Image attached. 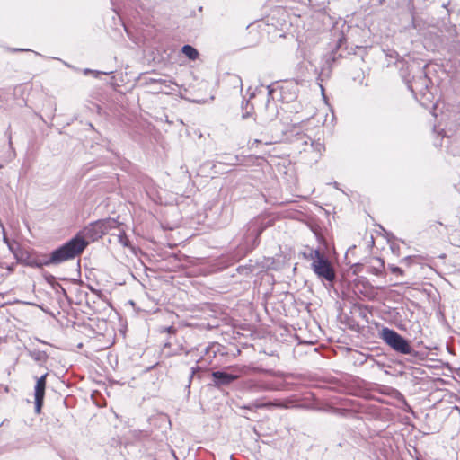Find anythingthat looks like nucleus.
Returning a JSON list of instances; mask_svg holds the SVG:
<instances>
[{"label":"nucleus","instance_id":"obj_50","mask_svg":"<svg viewBox=\"0 0 460 460\" xmlns=\"http://www.w3.org/2000/svg\"><path fill=\"white\" fill-rule=\"evenodd\" d=\"M234 162H231V163H229V164H238V162H239V158H238V156H234Z\"/></svg>","mask_w":460,"mask_h":460},{"label":"nucleus","instance_id":"obj_5","mask_svg":"<svg viewBox=\"0 0 460 460\" xmlns=\"http://www.w3.org/2000/svg\"><path fill=\"white\" fill-rule=\"evenodd\" d=\"M309 257L312 258L311 269L314 273L332 285L336 279V272L327 256L317 248L309 250Z\"/></svg>","mask_w":460,"mask_h":460},{"label":"nucleus","instance_id":"obj_20","mask_svg":"<svg viewBox=\"0 0 460 460\" xmlns=\"http://www.w3.org/2000/svg\"><path fill=\"white\" fill-rule=\"evenodd\" d=\"M257 268H259V263L253 262L252 260H250L249 263L238 266L236 270L242 275L248 276L252 274Z\"/></svg>","mask_w":460,"mask_h":460},{"label":"nucleus","instance_id":"obj_10","mask_svg":"<svg viewBox=\"0 0 460 460\" xmlns=\"http://www.w3.org/2000/svg\"><path fill=\"white\" fill-rule=\"evenodd\" d=\"M292 142L297 147L304 146V151H307V146H309L313 151L317 153L319 155H322L323 152H324L325 150L324 144L320 137H318L317 139H313L310 136L299 131H297L294 135Z\"/></svg>","mask_w":460,"mask_h":460},{"label":"nucleus","instance_id":"obj_52","mask_svg":"<svg viewBox=\"0 0 460 460\" xmlns=\"http://www.w3.org/2000/svg\"><path fill=\"white\" fill-rule=\"evenodd\" d=\"M195 350H198V349H191L190 351H186V354H189V353H194Z\"/></svg>","mask_w":460,"mask_h":460},{"label":"nucleus","instance_id":"obj_56","mask_svg":"<svg viewBox=\"0 0 460 460\" xmlns=\"http://www.w3.org/2000/svg\"><path fill=\"white\" fill-rule=\"evenodd\" d=\"M255 97H256V95L254 93H252L250 98H255Z\"/></svg>","mask_w":460,"mask_h":460},{"label":"nucleus","instance_id":"obj_1","mask_svg":"<svg viewBox=\"0 0 460 460\" xmlns=\"http://www.w3.org/2000/svg\"><path fill=\"white\" fill-rule=\"evenodd\" d=\"M400 75L414 98L426 109L435 108V96L429 86L430 79L425 71L428 65L423 61L397 59Z\"/></svg>","mask_w":460,"mask_h":460},{"label":"nucleus","instance_id":"obj_18","mask_svg":"<svg viewBox=\"0 0 460 460\" xmlns=\"http://www.w3.org/2000/svg\"><path fill=\"white\" fill-rule=\"evenodd\" d=\"M18 261H20L22 264L28 267L31 268H38L39 262H38V255H32L28 252L21 253V256L18 255V258H16Z\"/></svg>","mask_w":460,"mask_h":460},{"label":"nucleus","instance_id":"obj_34","mask_svg":"<svg viewBox=\"0 0 460 460\" xmlns=\"http://www.w3.org/2000/svg\"><path fill=\"white\" fill-rule=\"evenodd\" d=\"M450 49L460 56V40H454L450 46Z\"/></svg>","mask_w":460,"mask_h":460},{"label":"nucleus","instance_id":"obj_58","mask_svg":"<svg viewBox=\"0 0 460 460\" xmlns=\"http://www.w3.org/2000/svg\"><path fill=\"white\" fill-rule=\"evenodd\" d=\"M111 3L113 4V2H114L115 0H111Z\"/></svg>","mask_w":460,"mask_h":460},{"label":"nucleus","instance_id":"obj_53","mask_svg":"<svg viewBox=\"0 0 460 460\" xmlns=\"http://www.w3.org/2000/svg\"><path fill=\"white\" fill-rule=\"evenodd\" d=\"M169 346H171V343L169 341L164 343V347H169Z\"/></svg>","mask_w":460,"mask_h":460},{"label":"nucleus","instance_id":"obj_35","mask_svg":"<svg viewBox=\"0 0 460 460\" xmlns=\"http://www.w3.org/2000/svg\"><path fill=\"white\" fill-rule=\"evenodd\" d=\"M111 73L112 72H101V71H97V70H92V69H89V68L84 69V75L93 74L95 77H97L101 74L110 75Z\"/></svg>","mask_w":460,"mask_h":460},{"label":"nucleus","instance_id":"obj_42","mask_svg":"<svg viewBox=\"0 0 460 460\" xmlns=\"http://www.w3.org/2000/svg\"><path fill=\"white\" fill-rule=\"evenodd\" d=\"M310 249H311V248H307V250H306V251H305V252H302V255H303V257H304V258L308 259V260H312V258H311V257H309V250H310Z\"/></svg>","mask_w":460,"mask_h":460},{"label":"nucleus","instance_id":"obj_44","mask_svg":"<svg viewBox=\"0 0 460 460\" xmlns=\"http://www.w3.org/2000/svg\"><path fill=\"white\" fill-rule=\"evenodd\" d=\"M11 50L13 52L30 51L28 49H12Z\"/></svg>","mask_w":460,"mask_h":460},{"label":"nucleus","instance_id":"obj_54","mask_svg":"<svg viewBox=\"0 0 460 460\" xmlns=\"http://www.w3.org/2000/svg\"><path fill=\"white\" fill-rule=\"evenodd\" d=\"M237 80H238V82H239L240 85H242V80H241V78H239V77H238V78H237Z\"/></svg>","mask_w":460,"mask_h":460},{"label":"nucleus","instance_id":"obj_43","mask_svg":"<svg viewBox=\"0 0 460 460\" xmlns=\"http://www.w3.org/2000/svg\"><path fill=\"white\" fill-rule=\"evenodd\" d=\"M163 332H175V328L173 326L166 327L163 330Z\"/></svg>","mask_w":460,"mask_h":460},{"label":"nucleus","instance_id":"obj_38","mask_svg":"<svg viewBox=\"0 0 460 460\" xmlns=\"http://www.w3.org/2000/svg\"><path fill=\"white\" fill-rule=\"evenodd\" d=\"M386 56L391 58H396V59L399 57L398 53L395 50H390V49L387 50Z\"/></svg>","mask_w":460,"mask_h":460},{"label":"nucleus","instance_id":"obj_9","mask_svg":"<svg viewBox=\"0 0 460 460\" xmlns=\"http://www.w3.org/2000/svg\"><path fill=\"white\" fill-rule=\"evenodd\" d=\"M272 96L267 94V100L261 107H258L254 120L260 124H267L273 121L279 114V110Z\"/></svg>","mask_w":460,"mask_h":460},{"label":"nucleus","instance_id":"obj_46","mask_svg":"<svg viewBox=\"0 0 460 460\" xmlns=\"http://www.w3.org/2000/svg\"><path fill=\"white\" fill-rule=\"evenodd\" d=\"M402 261H403L404 262H406L407 264H410V262L412 261V257H411V256H406V257H404V258L402 259Z\"/></svg>","mask_w":460,"mask_h":460},{"label":"nucleus","instance_id":"obj_45","mask_svg":"<svg viewBox=\"0 0 460 460\" xmlns=\"http://www.w3.org/2000/svg\"><path fill=\"white\" fill-rule=\"evenodd\" d=\"M382 230L385 232L387 237H388V242H391V238L394 239L395 237L391 234V233H387L382 226H381Z\"/></svg>","mask_w":460,"mask_h":460},{"label":"nucleus","instance_id":"obj_33","mask_svg":"<svg viewBox=\"0 0 460 460\" xmlns=\"http://www.w3.org/2000/svg\"><path fill=\"white\" fill-rule=\"evenodd\" d=\"M118 239H119V243L120 244H122L124 247H128L130 245V242L124 232H121L118 235Z\"/></svg>","mask_w":460,"mask_h":460},{"label":"nucleus","instance_id":"obj_25","mask_svg":"<svg viewBox=\"0 0 460 460\" xmlns=\"http://www.w3.org/2000/svg\"><path fill=\"white\" fill-rule=\"evenodd\" d=\"M56 103L50 99L47 100L44 104V112L49 119L52 120L54 119Z\"/></svg>","mask_w":460,"mask_h":460},{"label":"nucleus","instance_id":"obj_4","mask_svg":"<svg viewBox=\"0 0 460 460\" xmlns=\"http://www.w3.org/2000/svg\"><path fill=\"white\" fill-rule=\"evenodd\" d=\"M87 245L88 242L84 240V238L77 234L72 239L49 253V262H53L54 266H58L66 261L72 260L80 255Z\"/></svg>","mask_w":460,"mask_h":460},{"label":"nucleus","instance_id":"obj_11","mask_svg":"<svg viewBox=\"0 0 460 460\" xmlns=\"http://www.w3.org/2000/svg\"><path fill=\"white\" fill-rule=\"evenodd\" d=\"M239 374L228 373L224 370H217L211 373L212 385L217 388L227 386L238 379Z\"/></svg>","mask_w":460,"mask_h":460},{"label":"nucleus","instance_id":"obj_59","mask_svg":"<svg viewBox=\"0 0 460 460\" xmlns=\"http://www.w3.org/2000/svg\"><path fill=\"white\" fill-rule=\"evenodd\" d=\"M0 168H2V165L0 164Z\"/></svg>","mask_w":460,"mask_h":460},{"label":"nucleus","instance_id":"obj_15","mask_svg":"<svg viewBox=\"0 0 460 460\" xmlns=\"http://www.w3.org/2000/svg\"><path fill=\"white\" fill-rule=\"evenodd\" d=\"M240 409L244 410H253V409H260V408H270V407H278V408H287V405H285L283 402L279 401L274 402H259L258 401L252 402L249 404L244 405H237Z\"/></svg>","mask_w":460,"mask_h":460},{"label":"nucleus","instance_id":"obj_51","mask_svg":"<svg viewBox=\"0 0 460 460\" xmlns=\"http://www.w3.org/2000/svg\"><path fill=\"white\" fill-rule=\"evenodd\" d=\"M359 266H360V265H359L358 263H355V264L353 265L354 272H356L357 270H358V267H359Z\"/></svg>","mask_w":460,"mask_h":460},{"label":"nucleus","instance_id":"obj_14","mask_svg":"<svg viewBox=\"0 0 460 460\" xmlns=\"http://www.w3.org/2000/svg\"><path fill=\"white\" fill-rule=\"evenodd\" d=\"M460 124H453L452 122H447L445 127L440 128L439 127L434 126L433 131L438 134V137L441 136L440 140L435 141L436 146H442V140L445 137H450L459 128Z\"/></svg>","mask_w":460,"mask_h":460},{"label":"nucleus","instance_id":"obj_39","mask_svg":"<svg viewBox=\"0 0 460 460\" xmlns=\"http://www.w3.org/2000/svg\"><path fill=\"white\" fill-rule=\"evenodd\" d=\"M390 248H391V250H392V252H393L394 253L398 254V252H399V246H398L396 243H391V244H390Z\"/></svg>","mask_w":460,"mask_h":460},{"label":"nucleus","instance_id":"obj_21","mask_svg":"<svg viewBox=\"0 0 460 460\" xmlns=\"http://www.w3.org/2000/svg\"><path fill=\"white\" fill-rule=\"evenodd\" d=\"M29 356L38 363H45L48 360V354L40 349H31L28 351Z\"/></svg>","mask_w":460,"mask_h":460},{"label":"nucleus","instance_id":"obj_26","mask_svg":"<svg viewBox=\"0 0 460 460\" xmlns=\"http://www.w3.org/2000/svg\"><path fill=\"white\" fill-rule=\"evenodd\" d=\"M33 443V440L31 438H26L24 439H17L13 446V448H26L30 447Z\"/></svg>","mask_w":460,"mask_h":460},{"label":"nucleus","instance_id":"obj_22","mask_svg":"<svg viewBox=\"0 0 460 460\" xmlns=\"http://www.w3.org/2000/svg\"><path fill=\"white\" fill-rule=\"evenodd\" d=\"M181 52L190 59V60H196L199 58V51L192 47L191 45L186 44L182 46Z\"/></svg>","mask_w":460,"mask_h":460},{"label":"nucleus","instance_id":"obj_24","mask_svg":"<svg viewBox=\"0 0 460 460\" xmlns=\"http://www.w3.org/2000/svg\"><path fill=\"white\" fill-rule=\"evenodd\" d=\"M254 370L259 373H265V374H268L269 376H271L274 377H279V378H285V377H288L290 376V374L285 373V372H282L279 370L275 371L273 369H265L262 367H255Z\"/></svg>","mask_w":460,"mask_h":460},{"label":"nucleus","instance_id":"obj_3","mask_svg":"<svg viewBox=\"0 0 460 460\" xmlns=\"http://www.w3.org/2000/svg\"><path fill=\"white\" fill-rule=\"evenodd\" d=\"M346 27L347 31L349 30V26L346 25L345 22L342 24V29L339 30L337 27H334L332 31V35L333 36L334 40L336 41L334 49L331 50L325 57L323 60V64L318 72L317 80L320 82H323L330 78L332 75V66L340 59L344 57L343 52L347 50V38L345 36L344 28Z\"/></svg>","mask_w":460,"mask_h":460},{"label":"nucleus","instance_id":"obj_40","mask_svg":"<svg viewBox=\"0 0 460 460\" xmlns=\"http://www.w3.org/2000/svg\"><path fill=\"white\" fill-rule=\"evenodd\" d=\"M357 354L358 355V358H357V360H358L360 362V364H363L367 360L366 356L359 352H357Z\"/></svg>","mask_w":460,"mask_h":460},{"label":"nucleus","instance_id":"obj_31","mask_svg":"<svg viewBox=\"0 0 460 460\" xmlns=\"http://www.w3.org/2000/svg\"><path fill=\"white\" fill-rule=\"evenodd\" d=\"M44 279L46 280V282L48 284H49L53 288H56L57 287V284H58V282H57L56 280V278L50 274V273H46L44 274Z\"/></svg>","mask_w":460,"mask_h":460},{"label":"nucleus","instance_id":"obj_2","mask_svg":"<svg viewBox=\"0 0 460 460\" xmlns=\"http://www.w3.org/2000/svg\"><path fill=\"white\" fill-rule=\"evenodd\" d=\"M271 226V220H267L264 217H257L250 220L236 237L239 251L247 253L254 250L260 243L262 232Z\"/></svg>","mask_w":460,"mask_h":460},{"label":"nucleus","instance_id":"obj_12","mask_svg":"<svg viewBox=\"0 0 460 460\" xmlns=\"http://www.w3.org/2000/svg\"><path fill=\"white\" fill-rule=\"evenodd\" d=\"M358 402L350 399H343L341 407H332L330 411L338 416L354 417L357 413Z\"/></svg>","mask_w":460,"mask_h":460},{"label":"nucleus","instance_id":"obj_7","mask_svg":"<svg viewBox=\"0 0 460 460\" xmlns=\"http://www.w3.org/2000/svg\"><path fill=\"white\" fill-rule=\"evenodd\" d=\"M267 90L268 95L272 96V99L275 98V94L279 93L280 102L283 103H291L297 98L299 85L297 81L290 80L282 82L276 86L274 84H270L267 86Z\"/></svg>","mask_w":460,"mask_h":460},{"label":"nucleus","instance_id":"obj_55","mask_svg":"<svg viewBox=\"0 0 460 460\" xmlns=\"http://www.w3.org/2000/svg\"><path fill=\"white\" fill-rule=\"evenodd\" d=\"M319 85H320V87H321L322 91L323 92V86L322 85V84H321V83H319Z\"/></svg>","mask_w":460,"mask_h":460},{"label":"nucleus","instance_id":"obj_8","mask_svg":"<svg viewBox=\"0 0 460 460\" xmlns=\"http://www.w3.org/2000/svg\"><path fill=\"white\" fill-rule=\"evenodd\" d=\"M115 225L116 221L111 218L96 220L90 223L78 234L88 243L89 241L94 242L106 234Z\"/></svg>","mask_w":460,"mask_h":460},{"label":"nucleus","instance_id":"obj_28","mask_svg":"<svg viewBox=\"0 0 460 460\" xmlns=\"http://www.w3.org/2000/svg\"><path fill=\"white\" fill-rule=\"evenodd\" d=\"M4 242L7 244L9 250L13 253V255L18 258L17 250H19V244L15 242H10L5 235H4Z\"/></svg>","mask_w":460,"mask_h":460},{"label":"nucleus","instance_id":"obj_19","mask_svg":"<svg viewBox=\"0 0 460 460\" xmlns=\"http://www.w3.org/2000/svg\"><path fill=\"white\" fill-rule=\"evenodd\" d=\"M47 376L48 373H45L40 377L37 378L36 385L34 386V395L45 396Z\"/></svg>","mask_w":460,"mask_h":460},{"label":"nucleus","instance_id":"obj_48","mask_svg":"<svg viewBox=\"0 0 460 460\" xmlns=\"http://www.w3.org/2000/svg\"><path fill=\"white\" fill-rule=\"evenodd\" d=\"M151 82H152V83H160V84H163V83H165V80H163V79H151Z\"/></svg>","mask_w":460,"mask_h":460},{"label":"nucleus","instance_id":"obj_57","mask_svg":"<svg viewBox=\"0 0 460 460\" xmlns=\"http://www.w3.org/2000/svg\"><path fill=\"white\" fill-rule=\"evenodd\" d=\"M38 341L40 342H42V343H45L43 341H41L40 339H37Z\"/></svg>","mask_w":460,"mask_h":460},{"label":"nucleus","instance_id":"obj_27","mask_svg":"<svg viewBox=\"0 0 460 460\" xmlns=\"http://www.w3.org/2000/svg\"><path fill=\"white\" fill-rule=\"evenodd\" d=\"M38 262L39 264L38 268H42L45 266H51L53 265V262H49V254H40L38 255Z\"/></svg>","mask_w":460,"mask_h":460},{"label":"nucleus","instance_id":"obj_32","mask_svg":"<svg viewBox=\"0 0 460 460\" xmlns=\"http://www.w3.org/2000/svg\"><path fill=\"white\" fill-rule=\"evenodd\" d=\"M201 368H202V367H201L200 366H198V365H197V366H195V367H192L190 368V376H189V381H188V385H187V388H188V389H190V387L191 381H192V379H193V377H194L195 374H196L197 372L200 371V370H201Z\"/></svg>","mask_w":460,"mask_h":460},{"label":"nucleus","instance_id":"obj_47","mask_svg":"<svg viewBox=\"0 0 460 460\" xmlns=\"http://www.w3.org/2000/svg\"><path fill=\"white\" fill-rule=\"evenodd\" d=\"M400 394V396L402 398V400H403L404 403L406 404V406H407V407H408V409H409V410H406V411H411V407L406 403V401H405V399H404V397H403V394Z\"/></svg>","mask_w":460,"mask_h":460},{"label":"nucleus","instance_id":"obj_37","mask_svg":"<svg viewBox=\"0 0 460 460\" xmlns=\"http://www.w3.org/2000/svg\"><path fill=\"white\" fill-rule=\"evenodd\" d=\"M57 292H60L66 298H68L66 290L58 283L55 288Z\"/></svg>","mask_w":460,"mask_h":460},{"label":"nucleus","instance_id":"obj_29","mask_svg":"<svg viewBox=\"0 0 460 460\" xmlns=\"http://www.w3.org/2000/svg\"><path fill=\"white\" fill-rule=\"evenodd\" d=\"M384 268H385L384 261L379 260V267L370 266V267H368L367 272L378 276L382 273Z\"/></svg>","mask_w":460,"mask_h":460},{"label":"nucleus","instance_id":"obj_17","mask_svg":"<svg viewBox=\"0 0 460 460\" xmlns=\"http://www.w3.org/2000/svg\"><path fill=\"white\" fill-rule=\"evenodd\" d=\"M219 351V345L218 344H211L204 349V355L200 356L197 360L196 363H201L203 361H207L208 364H210L212 361V358H214L217 356V353Z\"/></svg>","mask_w":460,"mask_h":460},{"label":"nucleus","instance_id":"obj_23","mask_svg":"<svg viewBox=\"0 0 460 460\" xmlns=\"http://www.w3.org/2000/svg\"><path fill=\"white\" fill-rule=\"evenodd\" d=\"M254 112V106L250 102V100L242 102V118L248 119L252 117Z\"/></svg>","mask_w":460,"mask_h":460},{"label":"nucleus","instance_id":"obj_16","mask_svg":"<svg viewBox=\"0 0 460 460\" xmlns=\"http://www.w3.org/2000/svg\"><path fill=\"white\" fill-rule=\"evenodd\" d=\"M288 12L286 9L282 7H278L272 11V14L270 20L272 21V23L277 27L280 26L283 29V26L287 24Z\"/></svg>","mask_w":460,"mask_h":460},{"label":"nucleus","instance_id":"obj_6","mask_svg":"<svg viewBox=\"0 0 460 460\" xmlns=\"http://www.w3.org/2000/svg\"><path fill=\"white\" fill-rule=\"evenodd\" d=\"M378 337L398 354L413 357L418 354L411 346L410 341L394 329L383 326L378 331Z\"/></svg>","mask_w":460,"mask_h":460},{"label":"nucleus","instance_id":"obj_30","mask_svg":"<svg viewBox=\"0 0 460 460\" xmlns=\"http://www.w3.org/2000/svg\"><path fill=\"white\" fill-rule=\"evenodd\" d=\"M35 412L40 413L43 405L44 396L34 395Z\"/></svg>","mask_w":460,"mask_h":460},{"label":"nucleus","instance_id":"obj_13","mask_svg":"<svg viewBox=\"0 0 460 460\" xmlns=\"http://www.w3.org/2000/svg\"><path fill=\"white\" fill-rule=\"evenodd\" d=\"M244 387L247 391L252 393H261L277 390V387L273 382L263 380H247L244 384Z\"/></svg>","mask_w":460,"mask_h":460},{"label":"nucleus","instance_id":"obj_49","mask_svg":"<svg viewBox=\"0 0 460 460\" xmlns=\"http://www.w3.org/2000/svg\"><path fill=\"white\" fill-rule=\"evenodd\" d=\"M290 112H295V113H297L299 111H298V108L296 107V104L294 105V109H291L289 110Z\"/></svg>","mask_w":460,"mask_h":460},{"label":"nucleus","instance_id":"obj_41","mask_svg":"<svg viewBox=\"0 0 460 460\" xmlns=\"http://www.w3.org/2000/svg\"><path fill=\"white\" fill-rule=\"evenodd\" d=\"M359 284H363V286L366 287V285H368V282L365 279H358V283H356L357 288H358Z\"/></svg>","mask_w":460,"mask_h":460},{"label":"nucleus","instance_id":"obj_36","mask_svg":"<svg viewBox=\"0 0 460 460\" xmlns=\"http://www.w3.org/2000/svg\"><path fill=\"white\" fill-rule=\"evenodd\" d=\"M389 269L394 274H398V275H402L403 274V270L400 267H398V266L391 264V265H389Z\"/></svg>","mask_w":460,"mask_h":460}]
</instances>
